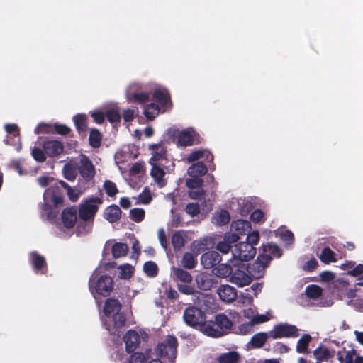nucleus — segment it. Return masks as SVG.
Returning a JSON list of instances; mask_svg holds the SVG:
<instances>
[{
  "instance_id": "obj_51",
  "label": "nucleus",
  "mask_w": 363,
  "mask_h": 363,
  "mask_svg": "<svg viewBox=\"0 0 363 363\" xmlns=\"http://www.w3.org/2000/svg\"><path fill=\"white\" fill-rule=\"evenodd\" d=\"M104 188L108 196L113 197L118 193L116 184L110 180L105 181Z\"/></svg>"
},
{
  "instance_id": "obj_58",
  "label": "nucleus",
  "mask_w": 363,
  "mask_h": 363,
  "mask_svg": "<svg viewBox=\"0 0 363 363\" xmlns=\"http://www.w3.org/2000/svg\"><path fill=\"white\" fill-rule=\"evenodd\" d=\"M35 133L38 135L41 133H53V126L44 123H39L35 128Z\"/></svg>"
},
{
  "instance_id": "obj_48",
  "label": "nucleus",
  "mask_w": 363,
  "mask_h": 363,
  "mask_svg": "<svg viewBox=\"0 0 363 363\" xmlns=\"http://www.w3.org/2000/svg\"><path fill=\"white\" fill-rule=\"evenodd\" d=\"M311 337L309 335L305 334L303 335L301 339L298 341L296 345V350L299 353L307 352V347L309 342L311 341Z\"/></svg>"
},
{
  "instance_id": "obj_27",
  "label": "nucleus",
  "mask_w": 363,
  "mask_h": 363,
  "mask_svg": "<svg viewBox=\"0 0 363 363\" xmlns=\"http://www.w3.org/2000/svg\"><path fill=\"white\" fill-rule=\"evenodd\" d=\"M243 315L245 318L250 320V322L256 324H260L269 320L267 315L257 314L253 309L247 308L243 310Z\"/></svg>"
},
{
  "instance_id": "obj_55",
  "label": "nucleus",
  "mask_w": 363,
  "mask_h": 363,
  "mask_svg": "<svg viewBox=\"0 0 363 363\" xmlns=\"http://www.w3.org/2000/svg\"><path fill=\"white\" fill-rule=\"evenodd\" d=\"M188 194L189 198L191 199L201 201L204 199L206 191L203 189L202 187L199 189H193L189 190Z\"/></svg>"
},
{
  "instance_id": "obj_7",
  "label": "nucleus",
  "mask_w": 363,
  "mask_h": 363,
  "mask_svg": "<svg viewBox=\"0 0 363 363\" xmlns=\"http://www.w3.org/2000/svg\"><path fill=\"white\" fill-rule=\"evenodd\" d=\"M184 320L191 327L200 326L205 322L203 312L196 307H189L184 313Z\"/></svg>"
},
{
  "instance_id": "obj_6",
  "label": "nucleus",
  "mask_w": 363,
  "mask_h": 363,
  "mask_svg": "<svg viewBox=\"0 0 363 363\" xmlns=\"http://www.w3.org/2000/svg\"><path fill=\"white\" fill-rule=\"evenodd\" d=\"M266 252L267 251H263L252 264L248 265V272L251 277L259 279L263 276L265 268L272 259L271 256Z\"/></svg>"
},
{
  "instance_id": "obj_46",
  "label": "nucleus",
  "mask_w": 363,
  "mask_h": 363,
  "mask_svg": "<svg viewBox=\"0 0 363 363\" xmlns=\"http://www.w3.org/2000/svg\"><path fill=\"white\" fill-rule=\"evenodd\" d=\"M130 99L135 103L145 104L150 101V95L145 92H134L131 94Z\"/></svg>"
},
{
  "instance_id": "obj_19",
  "label": "nucleus",
  "mask_w": 363,
  "mask_h": 363,
  "mask_svg": "<svg viewBox=\"0 0 363 363\" xmlns=\"http://www.w3.org/2000/svg\"><path fill=\"white\" fill-rule=\"evenodd\" d=\"M252 281V278L246 272L237 270L232 274L230 281L238 287H243L249 285Z\"/></svg>"
},
{
  "instance_id": "obj_37",
  "label": "nucleus",
  "mask_w": 363,
  "mask_h": 363,
  "mask_svg": "<svg viewBox=\"0 0 363 363\" xmlns=\"http://www.w3.org/2000/svg\"><path fill=\"white\" fill-rule=\"evenodd\" d=\"M240 359L237 352H229L222 354L218 357L219 363H238Z\"/></svg>"
},
{
  "instance_id": "obj_13",
  "label": "nucleus",
  "mask_w": 363,
  "mask_h": 363,
  "mask_svg": "<svg viewBox=\"0 0 363 363\" xmlns=\"http://www.w3.org/2000/svg\"><path fill=\"white\" fill-rule=\"evenodd\" d=\"M153 99L159 103L164 111L172 106L170 94L167 89H156L153 94Z\"/></svg>"
},
{
  "instance_id": "obj_41",
  "label": "nucleus",
  "mask_w": 363,
  "mask_h": 363,
  "mask_svg": "<svg viewBox=\"0 0 363 363\" xmlns=\"http://www.w3.org/2000/svg\"><path fill=\"white\" fill-rule=\"evenodd\" d=\"M182 263L184 267L192 269L196 263V256L191 252H186L183 256Z\"/></svg>"
},
{
  "instance_id": "obj_36",
  "label": "nucleus",
  "mask_w": 363,
  "mask_h": 363,
  "mask_svg": "<svg viewBox=\"0 0 363 363\" xmlns=\"http://www.w3.org/2000/svg\"><path fill=\"white\" fill-rule=\"evenodd\" d=\"M204 157H206V160H210L211 161L213 160V156L211 153L204 150H199L189 154L187 157V160L189 162H194Z\"/></svg>"
},
{
  "instance_id": "obj_17",
  "label": "nucleus",
  "mask_w": 363,
  "mask_h": 363,
  "mask_svg": "<svg viewBox=\"0 0 363 363\" xmlns=\"http://www.w3.org/2000/svg\"><path fill=\"white\" fill-rule=\"evenodd\" d=\"M76 207H69L64 209L62 213V221L66 228H73L77 221Z\"/></svg>"
},
{
  "instance_id": "obj_50",
  "label": "nucleus",
  "mask_w": 363,
  "mask_h": 363,
  "mask_svg": "<svg viewBox=\"0 0 363 363\" xmlns=\"http://www.w3.org/2000/svg\"><path fill=\"white\" fill-rule=\"evenodd\" d=\"M356 352L354 350L347 351L344 354H337V359L340 363H353Z\"/></svg>"
},
{
  "instance_id": "obj_40",
  "label": "nucleus",
  "mask_w": 363,
  "mask_h": 363,
  "mask_svg": "<svg viewBox=\"0 0 363 363\" xmlns=\"http://www.w3.org/2000/svg\"><path fill=\"white\" fill-rule=\"evenodd\" d=\"M118 277L123 279H130L134 272L133 267L129 264H125L123 265H120L118 267Z\"/></svg>"
},
{
  "instance_id": "obj_39",
  "label": "nucleus",
  "mask_w": 363,
  "mask_h": 363,
  "mask_svg": "<svg viewBox=\"0 0 363 363\" xmlns=\"http://www.w3.org/2000/svg\"><path fill=\"white\" fill-rule=\"evenodd\" d=\"M160 113L159 105L151 103L148 104L144 110V115L148 120H153Z\"/></svg>"
},
{
  "instance_id": "obj_22",
  "label": "nucleus",
  "mask_w": 363,
  "mask_h": 363,
  "mask_svg": "<svg viewBox=\"0 0 363 363\" xmlns=\"http://www.w3.org/2000/svg\"><path fill=\"white\" fill-rule=\"evenodd\" d=\"M193 250H216V241L213 237L206 236L192 243Z\"/></svg>"
},
{
  "instance_id": "obj_30",
  "label": "nucleus",
  "mask_w": 363,
  "mask_h": 363,
  "mask_svg": "<svg viewBox=\"0 0 363 363\" xmlns=\"http://www.w3.org/2000/svg\"><path fill=\"white\" fill-rule=\"evenodd\" d=\"M207 171L208 169L206 166L203 162H198L189 167L188 174L191 177H201V176L206 174Z\"/></svg>"
},
{
  "instance_id": "obj_26",
  "label": "nucleus",
  "mask_w": 363,
  "mask_h": 363,
  "mask_svg": "<svg viewBox=\"0 0 363 363\" xmlns=\"http://www.w3.org/2000/svg\"><path fill=\"white\" fill-rule=\"evenodd\" d=\"M200 328L201 331L208 336L218 337L222 335V330L218 328L215 321L204 325L202 324Z\"/></svg>"
},
{
  "instance_id": "obj_54",
  "label": "nucleus",
  "mask_w": 363,
  "mask_h": 363,
  "mask_svg": "<svg viewBox=\"0 0 363 363\" xmlns=\"http://www.w3.org/2000/svg\"><path fill=\"white\" fill-rule=\"evenodd\" d=\"M104 250H128V246L126 243L108 240L106 242Z\"/></svg>"
},
{
  "instance_id": "obj_35",
  "label": "nucleus",
  "mask_w": 363,
  "mask_h": 363,
  "mask_svg": "<svg viewBox=\"0 0 363 363\" xmlns=\"http://www.w3.org/2000/svg\"><path fill=\"white\" fill-rule=\"evenodd\" d=\"M196 281L198 286L203 290L210 289L213 284L210 276L204 273L199 274L196 278Z\"/></svg>"
},
{
  "instance_id": "obj_9",
  "label": "nucleus",
  "mask_w": 363,
  "mask_h": 363,
  "mask_svg": "<svg viewBox=\"0 0 363 363\" xmlns=\"http://www.w3.org/2000/svg\"><path fill=\"white\" fill-rule=\"evenodd\" d=\"M201 143L200 135L194 130L189 129L179 132L177 135V145L186 147Z\"/></svg>"
},
{
  "instance_id": "obj_3",
  "label": "nucleus",
  "mask_w": 363,
  "mask_h": 363,
  "mask_svg": "<svg viewBox=\"0 0 363 363\" xmlns=\"http://www.w3.org/2000/svg\"><path fill=\"white\" fill-rule=\"evenodd\" d=\"M177 341L173 336H168L164 342L159 344L155 356L162 359L152 357L149 363H174L177 353Z\"/></svg>"
},
{
  "instance_id": "obj_16",
  "label": "nucleus",
  "mask_w": 363,
  "mask_h": 363,
  "mask_svg": "<svg viewBox=\"0 0 363 363\" xmlns=\"http://www.w3.org/2000/svg\"><path fill=\"white\" fill-rule=\"evenodd\" d=\"M122 216V211L116 204L107 206L104 211L103 216L110 223L118 222Z\"/></svg>"
},
{
  "instance_id": "obj_15",
  "label": "nucleus",
  "mask_w": 363,
  "mask_h": 363,
  "mask_svg": "<svg viewBox=\"0 0 363 363\" xmlns=\"http://www.w3.org/2000/svg\"><path fill=\"white\" fill-rule=\"evenodd\" d=\"M153 150L152 156L150 160V164H164L167 160V150L161 144H153L150 146Z\"/></svg>"
},
{
  "instance_id": "obj_5",
  "label": "nucleus",
  "mask_w": 363,
  "mask_h": 363,
  "mask_svg": "<svg viewBox=\"0 0 363 363\" xmlns=\"http://www.w3.org/2000/svg\"><path fill=\"white\" fill-rule=\"evenodd\" d=\"M103 203V200L99 197H91L84 203L82 204L79 209V217L84 222L93 220L99 210V205Z\"/></svg>"
},
{
  "instance_id": "obj_63",
  "label": "nucleus",
  "mask_w": 363,
  "mask_h": 363,
  "mask_svg": "<svg viewBox=\"0 0 363 363\" xmlns=\"http://www.w3.org/2000/svg\"><path fill=\"white\" fill-rule=\"evenodd\" d=\"M250 289H246L245 292L240 294L239 298L242 304L250 305L253 302V296L249 293Z\"/></svg>"
},
{
  "instance_id": "obj_14",
  "label": "nucleus",
  "mask_w": 363,
  "mask_h": 363,
  "mask_svg": "<svg viewBox=\"0 0 363 363\" xmlns=\"http://www.w3.org/2000/svg\"><path fill=\"white\" fill-rule=\"evenodd\" d=\"M231 258L230 262L233 265L242 264L252 259L255 255V251H230Z\"/></svg>"
},
{
  "instance_id": "obj_29",
  "label": "nucleus",
  "mask_w": 363,
  "mask_h": 363,
  "mask_svg": "<svg viewBox=\"0 0 363 363\" xmlns=\"http://www.w3.org/2000/svg\"><path fill=\"white\" fill-rule=\"evenodd\" d=\"M277 237H279L284 247H289L294 241V233L289 230H278L276 233Z\"/></svg>"
},
{
  "instance_id": "obj_18",
  "label": "nucleus",
  "mask_w": 363,
  "mask_h": 363,
  "mask_svg": "<svg viewBox=\"0 0 363 363\" xmlns=\"http://www.w3.org/2000/svg\"><path fill=\"white\" fill-rule=\"evenodd\" d=\"M221 260L218 251H206L201 257V264L206 269L213 267Z\"/></svg>"
},
{
  "instance_id": "obj_10",
  "label": "nucleus",
  "mask_w": 363,
  "mask_h": 363,
  "mask_svg": "<svg viewBox=\"0 0 363 363\" xmlns=\"http://www.w3.org/2000/svg\"><path fill=\"white\" fill-rule=\"evenodd\" d=\"M270 336L274 339L296 337L298 336V330L294 325L281 324L274 327L270 332Z\"/></svg>"
},
{
  "instance_id": "obj_28",
  "label": "nucleus",
  "mask_w": 363,
  "mask_h": 363,
  "mask_svg": "<svg viewBox=\"0 0 363 363\" xmlns=\"http://www.w3.org/2000/svg\"><path fill=\"white\" fill-rule=\"evenodd\" d=\"M187 235L183 230H177L172 235V244L174 250H181L186 242Z\"/></svg>"
},
{
  "instance_id": "obj_43",
  "label": "nucleus",
  "mask_w": 363,
  "mask_h": 363,
  "mask_svg": "<svg viewBox=\"0 0 363 363\" xmlns=\"http://www.w3.org/2000/svg\"><path fill=\"white\" fill-rule=\"evenodd\" d=\"M323 294L322 289L315 284H311L306 287V294L308 297L311 298H317L320 297Z\"/></svg>"
},
{
  "instance_id": "obj_60",
  "label": "nucleus",
  "mask_w": 363,
  "mask_h": 363,
  "mask_svg": "<svg viewBox=\"0 0 363 363\" xmlns=\"http://www.w3.org/2000/svg\"><path fill=\"white\" fill-rule=\"evenodd\" d=\"M54 132L61 135H67L71 132V129L65 124L55 123L53 125Z\"/></svg>"
},
{
  "instance_id": "obj_32",
  "label": "nucleus",
  "mask_w": 363,
  "mask_h": 363,
  "mask_svg": "<svg viewBox=\"0 0 363 363\" xmlns=\"http://www.w3.org/2000/svg\"><path fill=\"white\" fill-rule=\"evenodd\" d=\"M215 323L218 328L221 329L222 335H224L227 330H230L233 325L230 320L224 314L217 315L215 318Z\"/></svg>"
},
{
  "instance_id": "obj_47",
  "label": "nucleus",
  "mask_w": 363,
  "mask_h": 363,
  "mask_svg": "<svg viewBox=\"0 0 363 363\" xmlns=\"http://www.w3.org/2000/svg\"><path fill=\"white\" fill-rule=\"evenodd\" d=\"M106 118L112 124L118 123L121 119V114L118 110L110 108L106 111Z\"/></svg>"
},
{
  "instance_id": "obj_57",
  "label": "nucleus",
  "mask_w": 363,
  "mask_h": 363,
  "mask_svg": "<svg viewBox=\"0 0 363 363\" xmlns=\"http://www.w3.org/2000/svg\"><path fill=\"white\" fill-rule=\"evenodd\" d=\"M201 207L197 203H190L186 206L185 211L192 217L198 216L200 213Z\"/></svg>"
},
{
  "instance_id": "obj_56",
  "label": "nucleus",
  "mask_w": 363,
  "mask_h": 363,
  "mask_svg": "<svg viewBox=\"0 0 363 363\" xmlns=\"http://www.w3.org/2000/svg\"><path fill=\"white\" fill-rule=\"evenodd\" d=\"M143 270L149 277H155L157 274L158 269L155 262H147L144 264Z\"/></svg>"
},
{
  "instance_id": "obj_38",
  "label": "nucleus",
  "mask_w": 363,
  "mask_h": 363,
  "mask_svg": "<svg viewBox=\"0 0 363 363\" xmlns=\"http://www.w3.org/2000/svg\"><path fill=\"white\" fill-rule=\"evenodd\" d=\"M214 223L218 225H223L229 223L230 215L226 210H221L216 212L213 216Z\"/></svg>"
},
{
  "instance_id": "obj_8",
  "label": "nucleus",
  "mask_w": 363,
  "mask_h": 363,
  "mask_svg": "<svg viewBox=\"0 0 363 363\" xmlns=\"http://www.w3.org/2000/svg\"><path fill=\"white\" fill-rule=\"evenodd\" d=\"M77 170L86 182H90L96 174L94 166L86 155H82L80 158Z\"/></svg>"
},
{
  "instance_id": "obj_62",
  "label": "nucleus",
  "mask_w": 363,
  "mask_h": 363,
  "mask_svg": "<svg viewBox=\"0 0 363 363\" xmlns=\"http://www.w3.org/2000/svg\"><path fill=\"white\" fill-rule=\"evenodd\" d=\"M32 155L33 158L38 162H43L46 160V153L45 152L44 150L35 147L32 150Z\"/></svg>"
},
{
  "instance_id": "obj_45",
  "label": "nucleus",
  "mask_w": 363,
  "mask_h": 363,
  "mask_svg": "<svg viewBox=\"0 0 363 363\" xmlns=\"http://www.w3.org/2000/svg\"><path fill=\"white\" fill-rule=\"evenodd\" d=\"M318 257L325 264L335 262L338 259V256L333 251H322Z\"/></svg>"
},
{
  "instance_id": "obj_4",
  "label": "nucleus",
  "mask_w": 363,
  "mask_h": 363,
  "mask_svg": "<svg viewBox=\"0 0 363 363\" xmlns=\"http://www.w3.org/2000/svg\"><path fill=\"white\" fill-rule=\"evenodd\" d=\"M89 287L92 293L96 291L99 295L107 296L113 289V280L107 275H102L97 279L95 271L90 278Z\"/></svg>"
},
{
  "instance_id": "obj_24",
  "label": "nucleus",
  "mask_w": 363,
  "mask_h": 363,
  "mask_svg": "<svg viewBox=\"0 0 363 363\" xmlns=\"http://www.w3.org/2000/svg\"><path fill=\"white\" fill-rule=\"evenodd\" d=\"M126 350L128 352L133 351L140 342L138 334L133 330L128 331L124 337Z\"/></svg>"
},
{
  "instance_id": "obj_20",
  "label": "nucleus",
  "mask_w": 363,
  "mask_h": 363,
  "mask_svg": "<svg viewBox=\"0 0 363 363\" xmlns=\"http://www.w3.org/2000/svg\"><path fill=\"white\" fill-rule=\"evenodd\" d=\"M259 240V235L258 231H253L247 235L245 242H239L235 244V250H242V248L247 249L248 247H250V250H257L254 245H256Z\"/></svg>"
},
{
  "instance_id": "obj_52",
  "label": "nucleus",
  "mask_w": 363,
  "mask_h": 363,
  "mask_svg": "<svg viewBox=\"0 0 363 363\" xmlns=\"http://www.w3.org/2000/svg\"><path fill=\"white\" fill-rule=\"evenodd\" d=\"M203 181L202 179L198 177H191V178L186 179V186L189 189H199L202 187Z\"/></svg>"
},
{
  "instance_id": "obj_31",
  "label": "nucleus",
  "mask_w": 363,
  "mask_h": 363,
  "mask_svg": "<svg viewBox=\"0 0 363 363\" xmlns=\"http://www.w3.org/2000/svg\"><path fill=\"white\" fill-rule=\"evenodd\" d=\"M172 277L174 279H177L184 283H190L192 281L191 275L188 272L180 268L172 267Z\"/></svg>"
},
{
  "instance_id": "obj_1",
  "label": "nucleus",
  "mask_w": 363,
  "mask_h": 363,
  "mask_svg": "<svg viewBox=\"0 0 363 363\" xmlns=\"http://www.w3.org/2000/svg\"><path fill=\"white\" fill-rule=\"evenodd\" d=\"M121 310V304L118 300L109 298L106 301L104 311L107 318V330L111 334L118 336L120 335L121 329L125 326L126 322V317Z\"/></svg>"
},
{
  "instance_id": "obj_33",
  "label": "nucleus",
  "mask_w": 363,
  "mask_h": 363,
  "mask_svg": "<svg viewBox=\"0 0 363 363\" xmlns=\"http://www.w3.org/2000/svg\"><path fill=\"white\" fill-rule=\"evenodd\" d=\"M313 354L317 363H320L331 358L333 356V352L330 351L326 347L320 346L314 350Z\"/></svg>"
},
{
  "instance_id": "obj_11",
  "label": "nucleus",
  "mask_w": 363,
  "mask_h": 363,
  "mask_svg": "<svg viewBox=\"0 0 363 363\" xmlns=\"http://www.w3.org/2000/svg\"><path fill=\"white\" fill-rule=\"evenodd\" d=\"M152 166L150 175L154 179L155 182L160 188L164 187L167 184L166 180L164 179L165 176L164 169H167L165 164H150Z\"/></svg>"
},
{
  "instance_id": "obj_44",
  "label": "nucleus",
  "mask_w": 363,
  "mask_h": 363,
  "mask_svg": "<svg viewBox=\"0 0 363 363\" xmlns=\"http://www.w3.org/2000/svg\"><path fill=\"white\" fill-rule=\"evenodd\" d=\"M145 216V211L143 208H135L130 211V218L135 222H142Z\"/></svg>"
},
{
  "instance_id": "obj_49",
  "label": "nucleus",
  "mask_w": 363,
  "mask_h": 363,
  "mask_svg": "<svg viewBox=\"0 0 363 363\" xmlns=\"http://www.w3.org/2000/svg\"><path fill=\"white\" fill-rule=\"evenodd\" d=\"M267 340V335L265 333H257L251 339L250 344L254 347H261Z\"/></svg>"
},
{
  "instance_id": "obj_23",
  "label": "nucleus",
  "mask_w": 363,
  "mask_h": 363,
  "mask_svg": "<svg viewBox=\"0 0 363 363\" xmlns=\"http://www.w3.org/2000/svg\"><path fill=\"white\" fill-rule=\"evenodd\" d=\"M340 250L341 248L340 244L337 242V239L334 237L323 238L318 240L317 250Z\"/></svg>"
},
{
  "instance_id": "obj_59",
  "label": "nucleus",
  "mask_w": 363,
  "mask_h": 363,
  "mask_svg": "<svg viewBox=\"0 0 363 363\" xmlns=\"http://www.w3.org/2000/svg\"><path fill=\"white\" fill-rule=\"evenodd\" d=\"M146 356H147V358L152 357V356L150 355L149 351L146 352V354L143 353H134L130 357V363H144L146 359Z\"/></svg>"
},
{
  "instance_id": "obj_64",
  "label": "nucleus",
  "mask_w": 363,
  "mask_h": 363,
  "mask_svg": "<svg viewBox=\"0 0 363 363\" xmlns=\"http://www.w3.org/2000/svg\"><path fill=\"white\" fill-rule=\"evenodd\" d=\"M136 111L138 112V108H136V110L130 108L125 109L122 114L123 120L125 122L133 121L136 114Z\"/></svg>"
},
{
  "instance_id": "obj_2",
  "label": "nucleus",
  "mask_w": 363,
  "mask_h": 363,
  "mask_svg": "<svg viewBox=\"0 0 363 363\" xmlns=\"http://www.w3.org/2000/svg\"><path fill=\"white\" fill-rule=\"evenodd\" d=\"M231 228L236 233H225L223 241L216 244V250H231L234 245L238 243L240 239L239 235H245L251 228V223L247 220H238L232 223Z\"/></svg>"
},
{
  "instance_id": "obj_25",
  "label": "nucleus",
  "mask_w": 363,
  "mask_h": 363,
  "mask_svg": "<svg viewBox=\"0 0 363 363\" xmlns=\"http://www.w3.org/2000/svg\"><path fill=\"white\" fill-rule=\"evenodd\" d=\"M74 126L79 133H84L88 129V116L85 113H77L72 118Z\"/></svg>"
},
{
  "instance_id": "obj_42",
  "label": "nucleus",
  "mask_w": 363,
  "mask_h": 363,
  "mask_svg": "<svg viewBox=\"0 0 363 363\" xmlns=\"http://www.w3.org/2000/svg\"><path fill=\"white\" fill-rule=\"evenodd\" d=\"M213 273L219 277H227L232 274V269L230 265L222 264L213 269Z\"/></svg>"
},
{
  "instance_id": "obj_53",
  "label": "nucleus",
  "mask_w": 363,
  "mask_h": 363,
  "mask_svg": "<svg viewBox=\"0 0 363 363\" xmlns=\"http://www.w3.org/2000/svg\"><path fill=\"white\" fill-rule=\"evenodd\" d=\"M43 212L48 220H52L56 218L58 211L56 208L52 207L50 204L45 203L42 208Z\"/></svg>"
},
{
  "instance_id": "obj_61",
  "label": "nucleus",
  "mask_w": 363,
  "mask_h": 363,
  "mask_svg": "<svg viewBox=\"0 0 363 363\" xmlns=\"http://www.w3.org/2000/svg\"><path fill=\"white\" fill-rule=\"evenodd\" d=\"M65 177L69 181H73L77 177L76 168L66 164L64 167Z\"/></svg>"
},
{
  "instance_id": "obj_12",
  "label": "nucleus",
  "mask_w": 363,
  "mask_h": 363,
  "mask_svg": "<svg viewBox=\"0 0 363 363\" xmlns=\"http://www.w3.org/2000/svg\"><path fill=\"white\" fill-rule=\"evenodd\" d=\"M43 147L46 155L50 157L60 155L64 150V145L59 140L45 141Z\"/></svg>"
},
{
  "instance_id": "obj_34",
  "label": "nucleus",
  "mask_w": 363,
  "mask_h": 363,
  "mask_svg": "<svg viewBox=\"0 0 363 363\" xmlns=\"http://www.w3.org/2000/svg\"><path fill=\"white\" fill-rule=\"evenodd\" d=\"M102 138V134L98 129L91 128L89 136L90 146L93 148L99 147L101 145Z\"/></svg>"
},
{
  "instance_id": "obj_21",
  "label": "nucleus",
  "mask_w": 363,
  "mask_h": 363,
  "mask_svg": "<svg viewBox=\"0 0 363 363\" xmlns=\"http://www.w3.org/2000/svg\"><path fill=\"white\" fill-rule=\"evenodd\" d=\"M218 294L220 299L225 302H232L237 297L236 290L228 284L221 285L218 289Z\"/></svg>"
}]
</instances>
